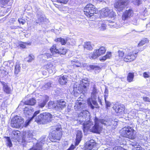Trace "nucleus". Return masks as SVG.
Returning a JSON list of instances; mask_svg holds the SVG:
<instances>
[{"instance_id":"nucleus-46","label":"nucleus","mask_w":150,"mask_h":150,"mask_svg":"<svg viewBox=\"0 0 150 150\" xmlns=\"http://www.w3.org/2000/svg\"><path fill=\"white\" fill-rule=\"evenodd\" d=\"M105 103L106 104V108L108 109H109V108L111 107V103L109 101H107L106 100V96L105 95Z\"/></svg>"},{"instance_id":"nucleus-55","label":"nucleus","mask_w":150,"mask_h":150,"mask_svg":"<svg viewBox=\"0 0 150 150\" xmlns=\"http://www.w3.org/2000/svg\"><path fill=\"white\" fill-rule=\"evenodd\" d=\"M133 2L135 5H139L141 2V0H133Z\"/></svg>"},{"instance_id":"nucleus-4","label":"nucleus","mask_w":150,"mask_h":150,"mask_svg":"<svg viewBox=\"0 0 150 150\" xmlns=\"http://www.w3.org/2000/svg\"><path fill=\"white\" fill-rule=\"evenodd\" d=\"M52 118L51 114L47 112H44L35 117V121L38 123L45 124L50 122Z\"/></svg>"},{"instance_id":"nucleus-52","label":"nucleus","mask_w":150,"mask_h":150,"mask_svg":"<svg viewBox=\"0 0 150 150\" xmlns=\"http://www.w3.org/2000/svg\"><path fill=\"white\" fill-rule=\"evenodd\" d=\"M50 67H52V64L49 63L44 66V68L48 70Z\"/></svg>"},{"instance_id":"nucleus-51","label":"nucleus","mask_w":150,"mask_h":150,"mask_svg":"<svg viewBox=\"0 0 150 150\" xmlns=\"http://www.w3.org/2000/svg\"><path fill=\"white\" fill-rule=\"evenodd\" d=\"M28 59L27 60V62H32L34 58V57L33 54H30L29 55L28 57Z\"/></svg>"},{"instance_id":"nucleus-28","label":"nucleus","mask_w":150,"mask_h":150,"mask_svg":"<svg viewBox=\"0 0 150 150\" xmlns=\"http://www.w3.org/2000/svg\"><path fill=\"white\" fill-rule=\"evenodd\" d=\"M42 145H39L38 143L33 144V146L29 150H42Z\"/></svg>"},{"instance_id":"nucleus-56","label":"nucleus","mask_w":150,"mask_h":150,"mask_svg":"<svg viewBox=\"0 0 150 150\" xmlns=\"http://www.w3.org/2000/svg\"><path fill=\"white\" fill-rule=\"evenodd\" d=\"M40 110H38L35 112L33 116L31 117V119H33L35 117L37 116V115L40 113Z\"/></svg>"},{"instance_id":"nucleus-17","label":"nucleus","mask_w":150,"mask_h":150,"mask_svg":"<svg viewBox=\"0 0 150 150\" xmlns=\"http://www.w3.org/2000/svg\"><path fill=\"white\" fill-rule=\"evenodd\" d=\"M96 143L93 140H91L87 142L84 148V150H90L96 145Z\"/></svg>"},{"instance_id":"nucleus-49","label":"nucleus","mask_w":150,"mask_h":150,"mask_svg":"<svg viewBox=\"0 0 150 150\" xmlns=\"http://www.w3.org/2000/svg\"><path fill=\"white\" fill-rule=\"evenodd\" d=\"M102 22L100 21V23L101 24V26L100 27V30H105L106 28V25L104 23H102Z\"/></svg>"},{"instance_id":"nucleus-8","label":"nucleus","mask_w":150,"mask_h":150,"mask_svg":"<svg viewBox=\"0 0 150 150\" xmlns=\"http://www.w3.org/2000/svg\"><path fill=\"white\" fill-rule=\"evenodd\" d=\"M33 136V134L32 131L28 130L25 131L22 138V142H30L36 141L35 139H32Z\"/></svg>"},{"instance_id":"nucleus-37","label":"nucleus","mask_w":150,"mask_h":150,"mask_svg":"<svg viewBox=\"0 0 150 150\" xmlns=\"http://www.w3.org/2000/svg\"><path fill=\"white\" fill-rule=\"evenodd\" d=\"M54 40L56 42H60L62 45H65L67 42L65 39L61 38L55 39Z\"/></svg>"},{"instance_id":"nucleus-12","label":"nucleus","mask_w":150,"mask_h":150,"mask_svg":"<svg viewBox=\"0 0 150 150\" xmlns=\"http://www.w3.org/2000/svg\"><path fill=\"white\" fill-rule=\"evenodd\" d=\"M133 11L132 9L126 10L123 13L122 16V20L123 21L128 20L133 16Z\"/></svg>"},{"instance_id":"nucleus-24","label":"nucleus","mask_w":150,"mask_h":150,"mask_svg":"<svg viewBox=\"0 0 150 150\" xmlns=\"http://www.w3.org/2000/svg\"><path fill=\"white\" fill-rule=\"evenodd\" d=\"M20 134V132L18 131H13L11 134V139L18 140Z\"/></svg>"},{"instance_id":"nucleus-48","label":"nucleus","mask_w":150,"mask_h":150,"mask_svg":"<svg viewBox=\"0 0 150 150\" xmlns=\"http://www.w3.org/2000/svg\"><path fill=\"white\" fill-rule=\"evenodd\" d=\"M52 82L50 81L46 83L44 86V87L45 89H48L51 87V85Z\"/></svg>"},{"instance_id":"nucleus-26","label":"nucleus","mask_w":150,"mask_h":150,"mask_svg":"<svg viewBox=\"0 0 150 150\" xmlns=\"http://www.w3.org/2000/svg\"><path fill=\"white\" fill-rule=\"evenodd\" d=\"M30 108L25 107L24 110V113L26 116L27 117L33 111V109H31V107H30Z\"/></svg>"},{"instance_id":"nucleus-14","label":"nucleus","mask_w":150,"mask_h":150,"mask_svg":"<svg viewBox=\"0 0 150 150\" xmlns=\"http://www.w3.org/2000/svg\"><path fill=\"white\" fill-rule=\"evenodd\" d=\"M138 52L136 53H134V52L129 53L127 54L126 55L124 60L126 62H131L135 59L137 57Z\"/></svg>"},{"instance_id":"nucleus-64","label":"nucleus","mask_w":150,"mask_h":150,"mask_svg":"<svg viewBox=\"0 0 150 150\" xmlns=\"http://www.w3.org/2000/svg\"><path fill=\"white\" fill-rule=\"evenodd\" d=\"M12 29H17L19 27L18 26H13L11 27Z\"/></svg>"},{"instance_id":"nucleus-33","label":"nucleus","mask_w":150,"mask_h":150,"mask_svg":"<svg viewBox=\"0 0 150 150\" xmlns=\"http://www.w3.org/2000/svg\"><path fill=\"white\" fill-rule=\"evenodd\" d=\"M134 76V73H129L127 77V80L129 82H131L133 81Z\"/></svg>"},{"instance_id":"nucleus-32","label":"nucleus","mask_w":150,"mask_h":150,"mask_svg":"<svg viewBox=\"0 0 150 150\" xmlns=\"http://www.w3.org/2000/svg\"><path fill=\"white\" fill-rule=\"evenodd\" d=\"M87 69L88 70H93L96 71V70H99L100 68L98 66L96 65H91L88 66Z\"/></svg>"},{"instance_id":"nucleus-63","label":"nucleus","mask_w":150,"mask_h":150,"mask_svg":"<svg viewBox=\"0 0 150 150\" xmlns=\"http://www.w3.org/2000/svg\"><path fill=\"white\" fill-rule=\"evenodd\" d=\"M74 148V145H72L67 150H73Z\"/></svg>"},{"instance_id":"nucleus-29","label":"nucleus","mask_w":150,"mask_h":150,"mask_svg":"<svg viewBox=\"0 0 150 150\" xmlns=\"http://www.w3.org/2000/svg\"><path fill=\"white\" fill-rule=\"evenodd\" d=\"M21 67L20 64L18 62L16 63V64L14 68V73L16 75L18 74L20 71Z\"/></svg>"},{"instance_id":"nucleus-27","label":"nucleus","mask_w":150,"mask_h":150,"mask_svg":"<svg viewBox=\"0 0 150 150\" xmlns=\"http://www.w3.org/2000/svg\"><path fill=\"white\" fill-rule=\"evenodd\" d=\"M3 89L4 91L7 94H10L11 92V90L7 85L5 83H3Z\"/></svg>"},{"instance_id":"nucleus-18","label":"nucleus","mask_w":150,"mask_h":150,"mask_svg":"<svg viewBox=\"0 0 150 150\" xmlns=\"http://www.w3.org/2000/svg\"><path fill=\"white\" fill-rule=\"evenodd\" d=\"M83 135L82 132L81 131L78 130L77 132L76 137V142L75 144L76 146L78 145L81 140Z\"/></svg>"},{"instance_id":"nucleus-34","label":"nucleus","mask_w":150,"mask_h":150,"mask_svg":"<svg viewBox=\"0 0 150 150\" xmlns=\"http://www.w3.org/2000/svg\"><path fill=\"white\" fill-rule=\"evenodd\" d=\"M92 45L90 42H88L85 43L84 47L88 50H91L93 49Z\"/></svg>"},{"instance_id":"nucleus-53","label":"nucleus","mask_w":150,"mask_h":150,"mask_svg":"<svg viewBox=\"0 0 150 150\" xmlns=\"http://www.w3.org/2000/svg\"><path fill=\"white\" fill-rule=\"evenodd\" d=\"M143 76L145 78H149L150 77V73L149 72H145L144 73Z\"/></svg>"},{"instance_id":"nucleus-9","label":"nucleus","mask_w":150,"mask_h":150,"mask_svg":"<svg viewBox=\"0 0 150 150\" xmlns=\"http://www.w3.org/2000/svg\"><path fill=\"white\" fill-rule=\"evenodd\" d=\"M84 88L83 87L82 85L76 83L74 85L73 91L72 93L75 96H77L79 94L81 93H85L86 92H84L83 90Z\"/></svg>"},{"instance_id":"nucleus-31","label":"nucleus","mask_w":150,"mask_h":150,"mask_svg":"<svg viewBox=\"0 0 150 150\" xmlns=\"http://www.w3.org/2000/svg\"><path fill=\"white\" fill-rule=\"evenodd\" d=\"M96 50L99 56L104 54L106 51L105 48L103 47H101L98 49Z\"/></svg>"},{"instance_id":"nucleus-35","label":"nucleus","mask_w":150,"mask_h":150,"mask_svg":"<svg viewBox=\"0 0 150 150\" xmlns=\"http://www.w3.org/2000/svg\"><path fill=\"white\" fill-rule=\"evenodd\" d=\"M108 25L111 28H118L120 26L119 25H118V24L112 21H109Z\"/></svg>"},{"instance_id":"nucleus-25","label":"nucleus","mask_w":150,"mask_h":150,"mask_svg":"<svg viewBox=\"0 0 150 150\" xmlns=\"http://www.w3.org/2000/svg\"><path fill=\"white\" fill-rule=\"evenodd\" d=\"M36 103V100L34 98H31L25 101L24 102V104L30 105H34Z\"/></svg>"},{"instance_id":"nucleus-3","label":"nucleus","mask_w":150,"mask_h":150,"mask_svg":"<svg viewBox=\"0 0 150 150\" xmlns=\"http://www.w3.org/2000/svg\"><path fill=\"white\" fill-rule=\"evenodd\" d=\"M95 6L91 4L86 5L84 8L83 12L85 15L88 17L91 20L93 21L95 17L94 14L96 13L97 11Z\"/></svg>"},{"instance_id":"nucleus-62","label":"nucleus","mask_w":150,"mask_h":150,"mask_svg":"<svg viewBox=\"0 0 150 150\" xmlns=\"http://www.w3.org/2000/svg\"><path fill=\"white\" fill-rule=\"evenodd\" d=\"M143 100L145 101L150 102V98L147 97H143Z\"/></svg>"},{"instance_id":"nucleus-59","label":"nucleus","mask_w":150,"mask_h":150,"mask_svg":"<svg viewBox=\"0 0 150 150\" xmlns=\"http://www.w3.org/2000/svg\"><path fill=\"white\" fill-rule=\"evenodd\" d=\"M44 57L45 58H50L52 57V55H51L50 54H45L44 55H43Z\"/></svg>"},{"instance_id":"nucleus-50","label":"nucleus","mask_w":150,"mask_h":150,"mask_svg":"<svg viewBox=\"0 0 150 150\" xmlns=\"http://www.w3.org/2000/svg\"><path fill=\"white\" fill-rule=\"evenodd\" d=\"M116 16V13L115 12H114L112 10H111L110 12L109 13V16H108L112 18Z\"/></svg>"},{"instance_id":"nucleus-20","label":"nucleus","mask_w":150,"mask_h":150,"mask_svg":"<svg viewBox=\"0 0 150 150\" xmlns=\"http://www.w3.org/2000/svg\"><path fill=\"white\" fill-rule=\"evenodd\" d=\"M59 83L62 85H64L67 83L68 79L66 76H60L58 78Z\"/></svg>"},{"instance_id":"nucleus-41","label":"nucleus","mask_w":150,"mask_h":150,"mask_svg":"<svg viewBox=\"0 0 150 150\" xmlns=\"http://www.w3.org/2000/svg\"><path fill=\"white\" fill-rule=\"evenodd\" d=\"M9 1V0H0V5L3 8L5 6Z\"/></svg>"},{"instance_id":"nucleus-57","label":"nucleus","mask_w":150,"mask_h":150,"mask_svg":"<svg viewBox=\"0 0 150 150\" xmlns=\"http://www.w3.org/2000/svg\"><path fill=\"white\" fill-rule=\"evenodd\" d=\"M123 148L120 146H116L113 148V150H122Z\"/></svg>"},{"instance_id":"nucleus-11","label":"nucleus","mask_w":150,"mask_h":150,"mask_svg":"<svg viewBox=\"0 0 150 150\" xmlns=\"http://www.w3.org/2000/svg\"><path fill=\"white\" fill-rule=\"evenodd\" d=\"M86 104L84 101H83L82 98H78L77 101L74 107L76 110H81L85 107Z\"/></svg>"},{"instance_id":"nucleus-61","label":"nucleus","mask_w":150,"mask_h":150,"mask_svg":"<svg viewBox=\"0 0 150 150\" xmlns=\"http://www.w3.org/2000/svg\"><path fill=\"white\" fill-rule=\"evenodd\" d=\"M18 21L19 23H21L23 25L24 24L25 22V21L23 20L21 18H19L18 19Z\"/></svg>"},{"instance_id":"nucleus-15","label":"nucleus","mask_w":150,"mask_h":150,"mask_svg":"<svg viewBox=\"0 0 150 150\" xmlns=\"http://www.w3.org/2000/svg\"><path fill=\"white\" fill-rule=\"evenodd\" d=\"M112 108L118 115H122L124 113L125 108L122 104H120L117 106L115 105Z\"/></svg>"},{"instance_id":"nucleus-5","label":"nucleus","mask_w":150,"mask_h":150,"mask_svg":"<svg viewBox=\"0 0 150 150\" xmlns=\"http://www.w3.org/2000/svg\"><path fill=\"white\" fill-rule=\"evenodd\" d=\"M121 134L123 137L133 139L135 138V131L131 127L128 126L122 129Z\"/></svg>"},{"instance_id":"nucleus-23","label":"nucleus","mask_w":150,"mask_h":150,"mask_svg":"<svg viewBox=\"0 0 150 150\" xmlns=\"http://www.w3.org/2000/svg\"><path fill=\"white\" fill-rule=\"evenodd\" d=\"M81 85H82L83 87L84 88V92H87L88 89V87L89 83V81L88 80H86L85 79H83L82 81V83L81 84Z\"/></svg>"},{"instance_id":"nucleus-42","label":"nucleus","mask_w":150,"mask_h":150,"mask_svg":"<svg viewBox=\"0 0 150 150\" xmlns=\"http://www.w3.org/2000/svg\"><path fill=\"white\" fill-rule=\"evenodd\" d=\"M6 139V145L7 146L10 147L12 146L11 140L10 138L8 137H5Z\"/></svg>"},{"instance_id":"nucleus-60","label":"nucleus","mask_w":150,"mask_h":150,"mask_svg":"<svg viewBox=\"0 0 150 150\" xmlns=\"http://www.w3.org/2000/svg\"><path fill=\"white\" fill-rule=\"evenodd\" d=\"M68 0H57L58 2L64 4L67 3L68 1Z\"/></svg>"},{"instance_id":"nucleus-36","label":"nucleus","mask_w":150,"mask_h":150,"mask_svg":"<svg viewBox=\"0 0 150 150\" xmlns=\"http://www.w3.org/2000/svg\"><path fill=\"white\" fill-rule=\"evenodd\" d=\"M111 10H110L108 8H106L102 9V12L103 14L105 16H109V13Z\"/></svg>"},{"instance_id":"nucleus-44","label":"nucleus","mask_w":150,"mask_h":150,"mask_svg":"<svg viewBox=\"0 0 150 150\" xmlns=\"http://www.w3.org/2000/svg\"><path fill=\"white\" fill-rule=\"evenodd\" d=\"M99 56V55L98 54L97 52H96V50H95L93 52V54L91 55V58L93 59H94Z\"/></svg>"},{"instance_id":"nucleus-30","label":"nucleus","mask_w":150,"mask_h":150,"mask_svg":"<svg viewBox=\"0 0 150 150\" xmlns=\"http://www.w3.org/2000/svg\"><path fill=\"white\" fill-rule=\"evenodd\" d=\"M71 63L72 65H74V67H79L82 65V64L75 59L71 61Z\"/></svg>"},{"instance_id":"nucleus-19","label":"nucleus","mask_w":150,"mask_h":150,"mask_svg":"<svg viewBox=\"0 0 150 150\" xmlns=\"http://www.w3.org/2000/svg\"><path fill=\"white\" fill-rule=\"evenodd\" d=\"M49 100V97L46 96L45 99L40 100L38 103V105L39 108H42L46 105L47 102Z\"/></svg>"},{"instance_id":"nucleus-54","label":"nucleus","mask_w":150,"mask_h":150,"mask_svg":"<svg viewBox=\"0 0 150 150\" xmlns=\"http://www.w3.org/2000/svg\"><path fill=\"white\" fill-rule=\"evenodd\" d=\"M132 146H134V150H139L140 149V147H137L138 146H139V145H138V144L136 143L135 144H132Z\"/></svg>"},{"instance_id":"nucleus-45","label":"nucleus","mask_w":150,"mask_h":150,"mask_svg":"<svg viewBox=\"0 0 150 150\" xmlns=\"http://www.w3.org/2000/svg\"><path fill=\"white\" fill-rule=\"evenodd\" d=\"M47 71L50 74L55 73L56 72L55 67L53 65L52 67H50Z\"/></svg>"},{"instance_id":"nucleus-13","label":"nucleus","mask_w":150,"mask_h":150,"mask_svg":"<svg viewBox=\"0 0 150 150\" xmlns=\"http://www.w3.org/2000/svg\"><path fill=\"white\" fill-rule=\"evenodd\" d=\"M55 129V130H53L52 134V139L54 140H60L61 137V129L60 127H57Z\"/></svg>"},{"instance_id":"nucleus-7","label":"nucleus","mask_w":150,"mask_h":150,"mask_svg":"<svg viewBox=\"0 0 150 150\" xmlns=\"http://www.w3.org/2000/svg\"><path fill=\"white\" fill-rule=\"evenodd\" d=\"M23 122V119L22 117L18 116H16L11 120V126L13 128H18L20 127Z\"/></svg>"},{"instance_id":"nucleus-39","label":"nucleus","mask_w":150,"mask_h":150,"mask_svg":"<svg viewBox=\"0 0 150 150\" xmlns=\"http://www.w3.org/2000/svg\"><path fill=\"white\" fill-rule=\"evenodd\" d=\"M111 56V52H107L106 55L100 59L101 61H105L107 59L110 58V57Z\"/></svg>"},{"instance_id":"nucleus-16","label":"nucleus","mask_w":150,"mask_h":150,"mask_svg":"<svg viewBox=\"0 0 150 150\" xmlns=\"http://www.w3.org/2000/svg\"><path fill=\"white\" fill-rule=\"evenodd\" d=\"M66 107V103L62 100H58L55 107V110L57 111H61Z\"/></svg>"},{"instance_id":"nucleus-6","label":"nucleus","mask_w":150,"mask_h":150,"mask_svg":"<svg viewBox=\"0 0 150 150\" xmlns=\"http://www.w3.org/2000/svg\"><path fill=\"white\" fill-rule=\"evenodd\" d=\"M128 3V0H116L114 4V6L117 11H122Z\"/></svg>"},{"instance_id":"nucleus-1","label":"nucleus","mask_w":150,"mask_h":150,"mask_svg":"<svg viewBox=\"0 0 150 150\" xmlns=\"http://www.w3.org/2000/svg\"><path fill=\"white\" fill-rule=\"evenodd\" d=\"M90 113L88 111L83 110L78 115V117H81L82 120H79L80 124L83 125V130L84 132L89 130L95 133H99L102 130L103 125L102 123V120L96 117L94 120L95 124H93L90 120Z\"/></svg>"},{"instance_id":"nucleus-38","label":"nucleus","mask_w":150,"mask_h":150,"mask_svg":"<svg viewBox=\"0 0 150 150\" xmlns=\"http://www.w3.org/2000/svg\"><path fill=\"white\" fill-rule=\"evenodd\" d=\"M149 42V40L147 38H145L142 40L139 43L138 46L139 47L142 46L145 43H148Z\"/></svg>"},{"instance_id":"nucleus-40","label":"nucleus","mask_w":150,"mask_h":150,"mask_svg":"<svg viewBox=\"0 0 150 150\" xmlns=\"http://www.w3.org/2000/svg\"><path fill=\"white\" fill-rule=\"evenodd\" d=\"M56 105L54 101H50L48 103V108L49 109L54 108L55 109Z\"/></svg>"},{"instance_id":"nucleus-43","label":"nucleus","mask_w":150,"mask_h":150,"mask_svg":"<svg viewBox=\"0 0 150 150\" xmlns=\"http://www.w3.org/2000/svg\"><path fill=\"white\" fill-rule=\"evenodd\" d=\"M125 53L124 50H119L117 52L118 54V56L119 57V59H122L123 58V57L124 56Z\"/></svg>"},{"instance_id":"nucleus-10","label":"nucleus","mask_w":150,"mask_h":150,"mask_svg":"<svg viewBox=\"0 0 150 150\" xmlns=\"http://www.w3.org/2000/svg\"><path fill=\"white\" fill-rule=\"evenodd\" d=\"M50 51L52 54L56 57V54H60L64 55L67 52V50L65 48L60 49L59 50L56 49V45H54L50 49Z\"/></svg>"},{"instance_id":"nucleus-47","label":"nucleus","mask_w":150,"mask_h":150,"mask_svg":"<svg viewBox=\"0 0 150 150\" xmlns=\"http://www.w3.org/2000/svg\"><path fill=\"white\" fill-rule=\"evenodd\" d=\"M45 136L42 137L40 139V141H38L36 143H38L39 145H42V144L45 143Z\"/></svg>"},{"instance_id":"nucleus-22","label":"nucleus","mask_w":150,"mask_h":150,"mask_svg":"<svg viewBox=\"0 0 150 150\" xmlns=\"http://www.w3.org/2000/svg\"><path fill=\"white\" fill-rule=\"evenodd\" d=\"M37 17L38 20H36V23H39L42 22L44 21L45 17L42 13L39 12H38L37 13Z\"/></svg>"},{"instance_id":"nucleus-21","label":"nucleus","mask_w":150,"mask_h":150,"mask_svg":"<svg viewBox=\"0 0 150 150\" xmlns=\"http://www.w3.org/2000/svg\"><path fill=\"white\" fill-rule=\"evenodd\" d=\"M101 120H102V125H104V126H106L107 127H108V126H111L113 125L115 123L114 121L112 120H110L109 121H106L105 119H101Z\"/></svg>"},{"instance_id":"nucleus-2","label":"nucleus","mask_w":150,"mask_h":150,"mask_svg":"<svg viewBox=\"0 0 150 150\" xmlns=\"http://www.w3.org/2000/svg\"><path fill=\"white\" fill-rule=\"evenodd\" d=\"M100 91L97 88L96 85L94 83H92L91 99H89L88 100V103L89 106L92 109L95 108H99V106L96 100L99 96L98 94Z\"/></svg>"},{"instance_id":"nucleus-58","label":"nucleus","mask_w":150,"mask_h":150,"mask_svg":"<svg viewBox=\"0 0 150 150\" xmlns=\"http://www.w3.org/2000/svg\"><path fill=\"white\" fill-rule=\"evenodd\" d=\"M28 45V44L27 43L23 42V44H20L19 45V46L20 47L24 48H25L26 47V45Z\"/></svg>"}]
</instances>
